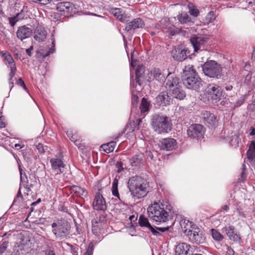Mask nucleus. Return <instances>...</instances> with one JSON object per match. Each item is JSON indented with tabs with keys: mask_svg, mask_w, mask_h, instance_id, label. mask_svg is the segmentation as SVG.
<instances>
[{
	"mask_svg": "<svg viewBox=\"0 0 255 255\" xmlns=\"http://www.w3.org/2000/svg\"><path fill=\"white\" fill-rule=\"evenodd\" d=\"M128 184L131 194L138 199L145 196L149 192L148 183L140 176H134L130 177Z\"/></svg>",
	"mask_w": 255,
	"mask_h": 255,
	"instance_id": "1",
	"label": "nucleus"
},
{
	"mask_svg": "<svg viewBox=\"0 0 255 255\" xmlns=\"http://www.w3.org/2000/svg\"><path fill=\"white\" fill-rule=\"evenodd\" d=\"M181 226L184 233L192 243L201 244L206 242V236L203 230L195 225H192V222L189 220L182 222Z\"/></svg>",
	"mask_w": 255,
	"mask_h": 255,
	"instance_id": "2",
	"label": "nucleus"
},
{
	"mask_svg": "<svg viewBox=\"0 0 255 255\" xmlns=\"http://www.w3.org/2000/svg\"><path fill=\"white\" fill-rule=\"evenodd\" d=\"M182 78L183 84L188 89L196 90L202 86L201 79L193 65L189 64L184 67Z\"/></svg>",
	"mask_w": 255,
	"mask_h": 255,
	"instance_id": "3",
	"label": "nucleus"
},
{
	"mask_svg": "<svg viewBox=\"0 0 255 255\" xmlns=\"http://www.w3.org/2000/svg\"><path fill=\"white\" fill-rule=\"evenodd\" d=\"M151 125L153 130L158 134L168 132L172 127L170 118L161 114H154L152 116Z\"/></svg>",
	"mask_w": 255,
	"mask_h": 255,
	"instance_id": "4",
	"label": "nucleus"
},
{
	"mask_svg": "<svg viewBox=\"0 0 255 255\" xmlns=\"http://www.w3.org/2000/svg\"><path fill=\"white\" fill-rule=\"evenodd\" d=\"M52 232L56 239L67 238L70 234L71 226L66 220H57L51 225Z\"/></svg>",
	"mask_w": 255,
	"mask_h": 255,
	"instance_id": "5",
	"label": "nucleus"
},
{
	"mask_svg": "<svg viewBox=\"0 0 255 255\" xmlns=\"http://www.w3.org/2000/svg\"><path fill=\"white\" fill-rule=\"evenodd\" d=\"M164 205L154 203L147 208L148 217L153 221L158 222H165L168 218L169 214L164 209Z\"/></svg>",
	"mask_w": 255,
	"mask_h": 255,
	"instance_id": "6",
	"label": "nucleus"
},
{
	"mask_svg": "<svg viewBox=\"0 0 255 255\" xmlns=\"http://www.w3.org/2000/svg\"><path fill=\"white\" fill-rule=\"evenodd\" d=\"M202 67L205 75L210 78H218V77L222 74V67L215 61H208L203 65Z\"/></svg>",
	"mask_w": 255,
	"mask_h": 255,
	"instance_id": "7",
	"label": "nucleus"
},
{
	"mask_svg": "<svg viewBox=\"0 0 255 255\" xmlns=\"http://www.w3.org/2000/svg\"><path fill=\"white\" fill-rule=\"evenodd\" d=\"M138 224L140 227H145L148 228L154 236L157 237L161 235V233L167 231L169 229L168 227H152L150 224L149 223L147 218L145 217L143 215H140L138 220Z\"/></svg>",
	"mask_w": 255,
	"mask_h": 255,
	"instance_id": "8",
	"label": "nucleus"
},
{
	"mask_svg": "<svg viewBox=\"0 0 255 255\" xmlns=\"http://www.w3.org/2000/svg\"><path fill=\"white\" fill-rule=\"evenodd\" d=\"M208 38L204 36L194 35L190 38L195 51L205 50L207 47Z\"/></svg>",
	"mask_w": 255,
	"mask_h": 255,
	"instance_id": "9",
	"label": "nucleus"
},
{
	"mask_svg": "<svg viewBox=\"0 0 255 255\" xmlns=\"http://www.w3.org/2000/svg\"><path fill=\"white\" fill-rule=\"evenodd\" d=\"M206 95L208 99L213 101H218L222 94L221 88L215 84H210L205 89Z\"/></svg>",
	"mask_w": 255,
	"mask_h": 255,
	"instance_id": "10",
	"label": "nucleus"
},
{
	"mask_svg": "<svg viewBox=\"0 0 255 255\" xmlns=\"http://www.w3.org/2000/svg\"><path fill=\"white\" fill-rule=\"evenodd\" d=\"M204 133V127L200 124L191 125L187 131V133L189 137L197 139L202 138Z\"/></svg>",
	"mask_w": 255,
	"mask_h": 255,
	"instance_id": "11",
	"label": "nucleus"
},
{
	"mask_svg": "<svg viewBox=\"0 0 255 255\" xmlns=\"http://www.w3.org/2000/svg\"><path fill=\"white\" fill-rule=\"evenodd\" d=\"M173 58L177 60L182 61L190 55V51L183 46L175 47L171 51Z\"/></svg>",
	"mask_w": 255,
	"mask_h": 255,
	"instance_id": "12",
	"label": "nucleus"
},
{
	"mask_svg": "<svg viewBox=\"0 0 255 255\" xmlns=\"http://www.w3.org/2000/svg\"><path fill=\"white\" fill-rule=\"evenodd\" d=\"M161 150L164 151H171L177 147L176 140L173 138H164L160 140L158 143Z\"/></svg>",
	"mask_w": 255,
	"mask_h": 255,
	"instance_id": "13",
	"label": "nucleus"
},
{
	"mask_svg": "<svg viewBox=\"0 0 255 255\" xmlns=\"http://www.w3.org/2000/svg\"><path fill=\"white\" fill-rule=\"evenodd\" d=\"M30 241L28 233L24 232L18 235L16 245L20 250H26L31 247V243Z\"/></svg>",
	"mask_w": 255,
	"mask_h": 255,
	"instance_id": "14",
	"label": "nucleus"
},
{
	"mask_svg": "<svg viewBox=\"0 0 255 255\" xmlns=\"http://www.w3.org/2000/svg\"><path fill=\"white\" fill-rule=\"evenodd\" d=\"M56 8L61 12V14L68 16L72 14L74 5L70 2H61L57 4Z\"/></svg>",
	"mask_w": 255,
	"mask_h": 255,
	"instance_id": "15",
	"label": "nucleus"
},
{
	"mask_svg": "<svg viewBox=\"0 0 255 255\" xmlns=\"http://www.w3.org/2000/svg\"><path fill=\"white\" fill-rule=\"evenodd\" d=\"M201 118L204 124L209 127L215 126L217 124V117L209 111H203L201 114Z\"/></svg>",
	"mask_w": 255,
	"mask_h": 255,
	"instance_id": "16",
	"label": "nucleus"
},
{
	"mask_svg": "<svg viewBox=\"0 0 255 255\" xmlns=\"http://www.w3.org/2000/svg\"><path fill=\"white\" fill-rule=\"evenodd\" d=\"M172 102V99L165 91L160 92L155 98V102L159 106H166L169 105Z\"/></svg>",
	"mask_w": 255,
	"mask_h": 255,
	"instance_id": "17",
	"label": "nucleus"
},
{
	"mask_svg": "<svg viewBox=\"0 0 255 255\" xmlns=\"http://www.w3.org/2000/svg\"><path fill=\"white\" fill-rule=\"evenodd\" d=\"M161 24L163 30L164 32L168 33L169 36H174L180 31L178 28L171 24L166 19L162 20Z\"/></svg>",
	"mask_w": 255,
	"mask_h": 255,
	"instance_id": "18",
	"label": "nucleus"
},
{
	"mask_svg": "<svg viewBox=\"0 0 255 255\" xmlns=\"http://www.w3.org/2000/svg\"><path fill=\"white\" fill-rule=\"evenodd\" d=\"M180 84L179 78L173 74H167L165 87L168 90L171 91L174 88H176L180 85Z\"/></svg>",
	"mask_w": 255,
	"mask_h": 255,
	"instance_id": "19",
	"label": "nucleus"
},
{
	"mask_svg": "<svg viewBox=\"0 0 255 255\" xmlns=\"http://www.w3.org/2000/svg\"><path fill=\"white\" fill-rule=\"evenodd\" d=\"M223 233H225L230 240L238 242L240 240L239 235L236 233L235 228L229 225L225 226L222 229Z\"/></svg>",
	"mask_w": 255,
	"mask_h": 255,
	"instance_id": "20",
	"label": "nucleus"
},
{
	"mask_svg": "<svg viewBox=\"0 0 255 255\" xmlns=\"http://www.w3.org/2000/svg\"><path fill=\"white\" fill-rule=\"evenodd\" d=\"M93 206L95 210L104 211L107 209V206L104 198L99 193H97L93 202Z\"/></svg>",
	"mask_w": 255,
	"mask_h": 255,
	"instance_id": "21",
	"label": "nucleus"
},
{
	"mask_svg": "<svg viewBox=\"0 0 255 255\" xmlns=\"http://www.w3.org/2000/svg\"><path fill=\"white\" fill-rule=\"evenodd\" d=\"M109 11L122 22L128 20L129 16L123 11L121 8H110Z\"/></svg>",
	"mask_w": 255,
	"mask_h": 255,
	"instance_id": "22",
	"label": "nucleus"
},
{
	"mask_svg": "<svg viewBox=\"0 0 255 255\" xmlns=\"http://www.w3.org/2000/svg\"><path fill=\"white\" fill-rule=\"evenodd\" d=\"M166 75L167 73H165L164 70L158 68H153L150 71V76L161 83L165 81Z\"/></svg>",
	"mask_w": 255,
	"mask_h": 255,
	"instance_id": "23",
	"label": "nucleus"
},
{
	"mask_svg": "<svg viewBox=\"0 0 255 255\" xmlns=\"http://www.w3.org/2000/svg\"><path fill=\"white\" fill-rule=\"evenodd\" d=\"M144 25V22L140 18H134L127 24L125 27V30L128 32L132 30H134L136 29L143 27Z\"/></svg>",
	"mask_w": 255,
	"mask_h": 255,
	"instance_id": "24",
	"label": "nucleus"
},
{
	"mask_svg": "<svg viewBox=\"0 0 255 255\" xmlns=\"http://www.w3.org/2000/svg\"><path fill=\"white\" fill-rule=\"evenodd\" d=\"M104 224L100 219L97 218L92 220V230L95 236H99L102 233Z\"/></svg>",
	"mask_w": 255,
	"mask_h": 255,
	"instance_id": "25",
	"label": "nucleus"
},
{
	"mask_svg": "<svg viewBox=\"0 0 255 255\" xmlns=\"http://www.w3.org/2000/svg\"><path fill=\"white\" fill-rule=\"evenodd\" d=\"M32 33V30L25 25L19 27L16 32L17 38L21 40L29 37Z\"/></svg>",
	"mask_w": 255,
	"mask_h": 255,
	"instance_id": "26",
	"label": "nucleus"
},
{
	"mask_svg": "<svg viewBox=\"0 0 255 255\" xmlns=\"http://www.w3.org/2000/svg\"><path fill=\"white\" fill-rule=\"evenodd\" d=\"M50 162L52 169L56 171L57 173H62L63 172L62 169L64 168L65 164L61 159L55 157L51 158Z\"/></svg>",
	"mask_w": 255,
	"mask_h": 255,
	"instance_id": "27",
	"label": "nucleus"
},
{
	"mask_svg": "<svg viewBox=\"0 0 255 255\" xmlns=\"http://www.w3.org/2000/svg\"><path fill=\"white\" fill-rule=\"evenodd\" d=\"M190 245L185 243H181L178 244L175 248L176 255H190Z\"/></svg>",
	"mask_w": 255,
	"mask_h": 255,
	"instance_id": "28",
	"label": "nucleus"
},
{
	"mask_svg": "<svg viewBox=\"0 0 255 255\" xmlns=\"http://www.w3.org/2000/svg\"><path fill=\"white\" fill-rule=\"evenodd\" d=\"M47 36V32L45 28L41 26L36 27L34 32V39L40 42L45 40Z\"/></svg>",
	"mask_w": 255,
	"mask_h": 255,
	"instance_id": "29",
	"label": "nucleus"
},
{
	"mask_svg": "<svg viewBox=\"0 0 255 255\" xmlns=\"http://www.w3.org/2000/svg\"><path fill=\"white\" fill-rule=\"evenodd\" d=\"M0 55L3 58L4 63L8 67H12L15 66V63L10 55V54L7 51H0Z\"/></svg>",
	"mask_w": 255,
	"mask_h": 255,
	"instance_id": "30",
	"label": "nucleus"
},
{
	"mask_svg": "<svg viewBox=\"0 0 255 255\" xmlns=\"http://www.w3.org/2000/svg\"><path fill=\"white\" fill-rule=\"evenodd\" d=\"M171 91L172 97L180 100L184 99L186 96L185 92L180 85L174 88Z\"/></svg>",
	"mask_w": 255,
	"mask_h": 255,
	"instance_id": "31",
	"label": "nucleus"
},
{
	"mask_svg": "<svg viewBox=\"0 0 255 255\" xmlns=\"http://www.w3.org/2000/svg\"><path fill=\"white\" fill-rule=\"evenodd\" d=\"M72 193L78 197H85L87 195V192L83 188L79 186H73L70 188Z\"/></svg>",
	"mask_w": 255,
	"mask_h": 255,
	"instance_id": "32",
	"label": "nucleus"
},
{
	"mask_svg": "<svg viewBox=\"0 0 255 255\" xmlns=\"http://www.w3.org/2000/svg\"><path fill=\"white\" fill-rule=\"evenodd\" d=\"M144 72V68L143 67H140L135 71V81L136 83L140 86L143 81V73Z\"/></svg>",
	"mask_w": 255,
	"mask_h": 255,
	"instance_id": "33",
	"label": "nucleus"
},
{
	"mask_svg": "<svg viewBox=\"0 0 255 255\" xmlns=\"http://www.w3.org/2000/svg\"><path fill=\"white\" fill-rule=\"evenodd\" d=\"M177 19L181 24L187 23L191 21V19L186 12H182L177 16Z\"/></svg>",
	"mask_w": 255,
	"mask_h": 255,
	"instance_id": "34",
	"label": "nucleus"
},
{
	"mask_svg": "<svg viewBox=\"0 0 255 255\" xmlns=\"http://www.w3.org/2000/svg\"><path fill=\"white\" fill-rule=\"evenodd\" d=\"M116 143L115 141H111L107 144L101 145V148L107 153H110L114 151Z\"/></svg>",
	"mask_w": 255,
	"mask_h": 255,
	"instance_id": "35",
	"label": "nucleus"
},
{
	"mask_svg": "<svg viewBox=\"0 0 255 255\" xmlns=\"http://www.w3.org/2000/svg\"><path fill=\"white\" fill-rule=\"evenodd\" d=\"M150 106V102L145 98H143L141 100L140 109L142 113H146L149 111Z\"/></svg>",
	"mask_w": 255,
	"mask_h": 255,
	"instance_id": "36",
	"label": "nucleus"
},
{
	"mask_svg": "<svg viewBox=\"0 0 255 255\" xmlns=\"http://www.w3.org/2000/svg\"><path fill=\"white\" fill-rule=\"evenodd\" d=\"M118 181L117 179H115L113 182L112 184V192L113 195L118 197L119 200H121L120 197V194L118 192Z\"/></svg>",
	"mask_w": 255,
	"mask_h": 255,
	"instance_id": "37",
	"label": "nucleus"
},
{
	"mask_svg": "<svg viewBox=\"0 0 255 255\" xmlns=\"http://www.w3.org/2000/svg\"><path fill=\"white\" fill-rule=\"evenodd\" d=\"M188 7L189 9V12L191 15L195 17H197L199 15V10L193 3H189L188 4Z\"/></svg>",
	"mask_w": 255,
	"mask_h": 255,
	"instance_id": "38",
	"label": "nucleus"
},
{
	"mask_svg": "<svg viewBox=\"0 0 255 255\" xmlns=\"http://www.w3.org/2000/svg\"><path fill=\"white\" fill-rule=\"evenodd\" d=\"M16 71V66L12 67H10V73H9V78L8 79L9 84L10 86V90L13 86V81L12 78L14 77Z\"/></svg>",
	"mask_w": 255,
	"mask_h": 255,
	"instance_id": "39",
	"label": "nucleus"
},
{
	"mask_svg": "<svg viewBox=\"0 0 255 255\" xmlns=\"http://www.w3.org/2000/svg\"><path fill=\"white\" fill-rule=\"evenodd\" d=\"M211 234L213 238L217 241H221L223 240V236L217 230L212 229L211 230Z\"/></svg>",
	"mask_w": 255,
	"mask_h": 255,
	"instance_id": "40",
	"label": "nucleus"
},
{
	"mask_svg": "<svg viewBox=\"0 0 255 255\" xmlns=\"http://www.w3.org/2000/svg\"><path fill=\"white\" fill-rule=\"evenodd\" d=\"M141 160V157L138 155H135L130 160V162L132 166L138 167L140 166Z\"/></svg>",
	"mask_w": 255,
	"mask_h": 255,
	"instance_id": "41",
	"label": "nucleus"
},
{
	"mask_svg": "<svg viewBox=\"0 0 255 255\" xmlns=\"http://www.w3.org/2000/svg\"><path fill=\"white\" fill-rule=\"evenodd\" d=\"M67 135L72 141L74 142L76 145L78 144L79 140H77V134L73 133L72 130H69L67 131Z\"/></svg>",
	"mask_w": 255,
	"mask_h": 255,
	"instance_id": "42",
	"label": "nucleus"
},
{
	"mask_svg": "<svg viewBox=\"0 0 255 255\" xmlns=\"http://www.w3.org/2000/svg\"><path fill=\"white\" fill-rule=\"evenodd\" d=\"M239 142L240 139L239 136L237 135L232 136L230 143L232 146H234L235 147L238 146Z\"/></svg>",
	"mask_w": 255,
	"mask_h": 255,
	"instance_id": "43",
	"label": "nucleus"
},
{
	"mask_svg": "<svg viewBox=\"0 0 255 255\" xmlns=\"http://www.w3.org/2000/svg\"><path fill=\"white\" fill-rule=\"evenodd\" d=\"M0 244V255H2L6 251L9 242L7 241H2Z\"/></svg>",
	"mask_w": 255,
	"mask_h": 255,
	"instance_id": "44",
	"label": "nucleus"
},
{
	"mask_svg": "<svg viewBox=\"0 0 255 255\" xmlns=\"http://www.w3.org/2000/svg\"><path fill=\"white\" fill-rule=\"evenodd\" d=\"M215 19V16L213 11H210L207 14L205 17L206 22L207 23H211Z\"/></svg>",
	"mask_w": 255,
	"mask_h": 255,
	"instance_id": "45",
	"label": "nucleus"
},
{
	"mask_svg": "<svg viewBox=\"0 0 255 255\" xmlns=\"http://www.w3.org/2000/svg\"><path fill=\"white\" fill-rule=\"evenodd\" d=\"M19 170L20 175V181L21 182H25L26 183H28V180L27 178V176L25 173L23 174L22 173V169L20 167V166H19Z\"/></svg>",
	"mask_w": 255,
	"mask_h": 255,
	"instance_id": "46",
	"label": "nucleus"
},
{
	"mask_svg": "<svg viewBox=\"0 0 255 255\" xmlns=\"http://www.w3.org/2000/svg\"><path fill=\"white\" fill-rule=\"evenodd\" d=\"M19 21L18 18L16 16L8 18L9 23L12 27H13L16 23Z\"/></svg>",
	"mask_w": 255,
	"mask_h": 255,
	"instance_id": "47",
	"label": "nucleus"
},
{
	"mask_svg": "<svg viewBox=\"0 0 255 255\" xmlns=\"http://www.w3.org/2000/svg\"><path fill=\"white\" fill-rule=\"evenodd\" d=\"M36 147H37V149H38V150L39 151V153H43L45 152V149H47V146H44L41 143H38L36 145Z\"/></svg>",
	"mask_w": 255,
	"mask_h": 255,
	"instance_id": "48",
	"label": "nucleus"
},
{
	"mask_svg": "<svg viewBox=\"0 0 255 255\" xmlns=\"http://www.w3.org/2000/svg\"><path fill=\"white\" fill-rule=\"evenodd\" d=\"M247 157L250 160H252L255 157V151L248 150L247 151Z\"/></svg>",
	"mask_w": 255,
	"mask_h": 255,
	"instance_id": "49",
	"label": "nucleus"
},
{
	"mask_svg": "<svg viewBox=\"0 0 255 255\" xmlns=\"http://www.w3.org/2000/svg\"><path fill=\"white\" fill-rule=\"evenodd\" d=\"M242 173H241V180L242 181H243L246 178V177H247V175L245 173L246 165L244 164H243L242 165Z\"/></svg>",
	"mask_w": 255,
	"mask_h": 255,
	"instance_id": "50",
	"label": "nucleus"
},
{
	"mask_svg": "<svg viewBox=\"0 0 255 255\" xmlns=\"http://www.w3.org/2000/svg\"><path fill=\"white\" fill-rule=\"evenodd\" d=\"M16 84L22 87L25 90L27 91V89L24 84V81L21 78H19L16 82Z\"/></svg>",
	"mask_w": 255,
	"mask_h": 255,
	"instance_id": "51",
	"label": "nucleus"
},
{
	"mask_svg": "<svg viewBox=\"0 0 255 255\" xmlns=\"http://www.w3.org/2000/svg\"><path fill=\"white\" fill-rule=\"evenodd\" d=\"M116 166L117 168V171L118 173L121 172L124 169L123 163L121 161L117 162Z\"/></svg>",
	"mask_w": 255,
	"mask_h": 255,
	"instance_id": "52",
	"label": "nucleus"
},
{
	"mask_svg": "<svg viewBox=\"0 0 255 255\" xmlns=\"http://www.w3.org/2000/svg\"><path fill=\"white\" fill-rule=\"evenodd\" d=\"M226 252L229 255H233L234 254V251L228 245L225 246Z\"/></svg>",
	"mask_w": 255,
	"mask_h": 255,
	"instance_id": "53",
	"label": "nucleus"
},
{
	"mask_svg": "<svg viewBox=\"0 0 255 255\" xmlns=\"http://www.w3.org/2000/svg\"><path fill=\"white\" fill-rule=\"evenodd\" d=\"M54 42H55V40L53 39V41H52L53 47H51L49 49L48 52L45 55V56H47L49 55V54H52V53H53L54 52V50H55L54 48Z\"/></svg>",
	"mask_w": 255,
	"mask_h": 255,
	"instance_id": "54",
	"label": "nucleus"
},
{
	"mask_svg": "<svg viewBox=\"0 0 255 255\" xmlns=\"http://www.w3.org/2000/svg\"><path fill=\"white\" fill-rule=\"evenodd\" d=\"M15 16L17 17V18H18L19 20L23 19L24 18V15L22 10L20 12L17 13Z\"/></svg>",
	"mask_w": 255,
	"mask_h": 255,
	"instance_id": "55",
	"label": "nucleus"
},
{
	"mask_svg": "<svg viewBox=\"0 0 255 255\" xmlns=\"http://www.w3.org/2000/svg\"><path fill=\"white\" fill-rule=\"evenodd\" d=\"M244 102V99H241L239 100L238 101L236 102V103L235 104V107H240L241 105H242Z\"/></svg>",
	"mask_w": 255,
	"mask_h": 255,
	"instance_id": "56",
	"label": "nucleus"
},
{
	"mask_svg": "<svg viewBox=\"0 0 255 255\" xmlns=\"http://www.w3.org/2000/svg\"><path fill=\"white\" fill-rule=\"evenodd\" d=\"M33 49V46H31L29 48L26 49V52L29 56H31V52Z\"/></svg>",
	"mask_w": 255,
	"mask_h": 255,
	"instance_id": "57",
	"label": "nucleus"
},
{
	"mask_svg": "<svg viewBox=\"0 0 255 255\" xmlns=\"http://www.w3.org/2000/svg\"><path fill=\"white\" fill-rule=\"evenodd\" d=\"M249 150L255 151V142L252 141L249 146Z\"/></svg>",
	"mask_w": 255,
	"mask_h": 255,
	"instance_id": "58",
	"label": "nucleus"
},
{
	"mask_svg": "<svg viewBox=\"0 0 255 255\" xmlns=\"http://www.w3.org/2000/svg\"><path fill=\"white\" fill-rule=\"evenodd\" d=\"M11 231H9L8 232L5 233L3 234L2 235H1L0 236L2 238H5V239H8L9 237L11 236Z\"/></svg>",
	"mask_w": 255,
	"mask_h": 255,
	"instance_id": "59",
	"label": "nucleus"
},
{
	"mask_svg": "<svg viewBox=\"0 0 255 255\" xmlns=\"http://www.w3.org/2000/svg\"><path fill=\"white\" fill-rule=\"evenodd\" d=\"M252 78L251 74H248L246 77L245 79V83H246L247 84H249V83Z\"/></svg>",
	"mask_w": 255,
	"mask_h": 255,
	"instance_id": "60",
	"label": "nucleus"
},
{
	"mask_svg": "<svg viewBox=\"0 0 255 255\" xmlns=\"http://www.w3.org/2000/svg\"><path fill=\"white\" fill-rule=\"evenodd\" d=\"M45 255H55V254L53 251L48 250L45 252Z\"/></svg>",
	"mask_w": 255,
	"mask_h": 255,
	"instance_id": "61",
	"label": "nucleus"
},
{
	"mask_svg": "<svg viewBox=\"0 0 255 255\" xmlns=\"http://www.w3.org/2000/svg\"><path fill=\"white\" fill-rule=\"evenodd\" d=\"M5 125L4 122L3 121L2 117H0V128H3L5 127Z\"/></svg>",
	"mask_w": 255,
	"mask_h": 255,
	"instance_id": "62",
	"label": "nucleus"
},
{
	"mask_svg": "<svg viewBox=\"0 0 255 255\" xmlns=\"http://www.w3.org/2000/svg\"><path fill=\"white\" fill-rule=\"evenodd\" d=\"M51 0H41V1L40 3L44 5L50 3Z\"/></svg>",
	"mask_w": 255,
	"mask_h": 255,
	"instance_id": "63",
	"label": "nucleus"
},
{
	"mask_svg": "<svg viewBox=\"0 0 255 255\" xmlns=\"http://www.w3.org/2000/svg\"><path fill=\"white\" fill-rule=\"evenodd\" d=\"M92 255L91 251H90V250L89 248L87 250L85 255Z\"/></svg>",
	"mask_w": 255,
	"mask_h": 255,
	"instance_id": "64",
	"label": "nucleus"
}]
</instances>
